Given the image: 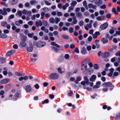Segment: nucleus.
<instances>
[{"mask_svg": "<svg viewBox=\"0 0 120 120\" xmlns=\"http://www.w3.org/2000/svg\"><path fill=\"white\" fill-rule=\"evenodd\" d=\"M59 74L55 72L52 73L49 75V78L53 80L57 79L59 78Z\"/></svg>", "mask_w": 120, "mask_h": 120, "instance_id": "obj_1", "label": "nucleus"}, {"mask_svg": "<svg viewBox=\"0 0 120 120\" xmlns=\"http://www.w3.org/2000/svg\"><path fill=\"white\" fill-rule=\"evenodd\" d=\"M33 44L34 45L38 47L41 48L44 46L46 45V43L44 41L36 42L34 41Z\"/></svg>", "mask_w": 120, "mask_h": 120, "instance_id": "obj_2", "label": "nucleus"}, {"mask_svg": "<svg viewBox=\"0 0 120 120\" xmlns=\"http://www.w3.org/2000/svg\"><path fill=\"white\" fill-rule=\"evenodd\" d=\"M103 85L107 87H110V90H112L113 86H112V83L110 82H105L103 84Z\"/></svg>", "mask_w": 120, "mask_h": 120, "instance_id": "obj_3", "label": "nucleus"}, {"mask_svg": "<svg viewBox=\"0 0 120 120\" xmlns=\"http://www.w3.org/2000/svg\"><path fill=\"white\" fill-rule=\"evenodd\" d=\"M108 26V24L107 22H105L101 25L100 27L101 30H104L106 29Z\"/></svg>", "mask_w": 120, "mask_h": 120, "instance_id": "obj_4", "label": "nucleus"}, {"mask_svg": "<svg viewBox=\"0 0 120 120\" xmlns=\"http://www.w3.org/2000/svg\"><path fill=\"white\" fill-rule=\"evenodd\" d=\"M10 81V79H6L1 80L0 82V83L2 84H6L8 83Z\"/></svg>", "mask_w": 120, "mask_h": 120, "instance_id": "obj_5", "label": "nucleus"}, {"mask_svg": "<svg viewBox=\"0 0 120 120\" xmlns=\"http://www.w3.org/2000/svg\"><path fill=\"white\" fill-rule=\"evenodd\" d=\"M103 2L102 0H96L95 4L97 6H99L102 4Z\"/></svg>", "mask_w": 120, "mask_h": 120, "instance_id": "obj_6", "label": "nucleus"}, {"mask_svg": "<svg viewBox=\"0 0 120 120\" xmlns=\"http://www.w3.org/2000/svg\"><path fill=\"white\" fill-rule=\"evenodd\" d=\"M15 52V50H12L8 52L6 54V56H9L12 55Z\"/></svg>", "mask_w": 120, "mask_h": 120, "instance_id": "obj_7", "label": "nucleus"}, {"mask_svg": "<svg viewBox=\"0 0 120 120\" xmlns=\"http://www.w3.org/2000/svg\"><path fill=\"white\" fill-rule=\"evenodd\" d=\"M31 90V88L30 85H27L26 86L25 90L26 92H30Z\"/></svg>", "mask_w": 120, "mask_h": 120, "instance_id": "obj_8", "label": "nucleus"}, {"mask_svg": "<svg viewBox=\"0 0 120 120\" xmlns=\"http://www.w3.org/2000/svg\"><path fill=\"white\" fill-rule=\"evenodd\" d=\"M83 78L84 81L86 82V84L87 85H88L89 84V81L88 79V77L87 76H85Z\"/></svg>", "mask_w": 120, "mask_h": 120, "instance_id": "obj_9", "label": "nucleus"}, {"mask_svg": "<svg viewBox=\"0 0 120 120\" xmlns=\"http://www.w3.org/2000/svg\"><path fill=\"white\" fill-rule=\"evenodd\" d=\"M35 25L37 27L41 26L42 25V23L41 21L39 20L38 21H36L35 22Z\"/></svg>", "mask_w": 120, "mask_h": 120, "instance_id": "obj_10", "label": "nucleus"}, {"mask_svg": "<svg viewBox=\"0 0 120 120\" xmlns=\"http://www.w3.org/2000/svg\"><path fill=\"white\" fill-rule=\"evenodd\" d=\"M100 34V33L99 32L96 31L95 33L93 35V37L95 39L97 38L98 36Z\"/></svg>", "mask_w": 120, "mask_h": 120, "instance_id": "obj_11", "label": "nucleus"}, {"mask_svg": "<svg viewBox=\"0 0 120 120\" xmlns=\"http://www.w3.org/2000/svg\"><path fill=\"white\" fill-rule=\"evenodd\" d=\"M109 55V53L108 52H106L102 54L101 56L103 58L108 57Z\"/></svg>", "mask_w": 120, "mask_h": 120, "instance_id": "obj_12", "label": "nucleus"}, {"mask_svg": "<svg viewBox=\"0 0 120 120\" xmlns=\"http://www.w3.org/2000/svg\"><path fill=\"white\" fill-rule=\"evenodd\" d=\"M89 59H86L83 61L82 63V66L87 64L88 62Z\"/></svg>", "mask_w": 120, "mask_h": 120, "instance_id": "obj_13", "label": "nucleus"}, {"mask_svg": "<svg viewBox=\"0 0 120 120\" xmlns=\"http://www.w3.org/2000/svg\"><path fill=\"white\" fill-rule=\"evenodd\" d=\"M76 16L78 18H82L83 17L82 14L80 12L76 13Z\"/></svg>", "mask_w": 120, "mask_h": 120, "instance_id": "obj_14", "label": "nucleus"}, {"mask_svg": "<svg viewBox=\"0 0 120 120\" xmlns=\"http://www.w3.org/2000/svg\"><path fill=\"white\" fill-rule=\"evenodd\" d=\"M92 25L90 24H88L87 25L84 26V27L86 30H88L89 29L91 28V27Z\"/></svg>", "mask_w": 120, "mask_h": 120, "instance_id": "obj_15", "label": "nucleus"}, {"mask_svg": "<svg viewBox=\"0 0 120 120\" xmlns=\"http://www.w3.org/2000/svg\"><path fill=\"white\" fill-rule=\"evenodd\" d=\"M96 78V76L95 75H92L91 77L90 78V81L93 82L95 80Z\"/></svg>", "mask_w": 120, "mask_h": 120, "instance_id": "obj_16", "label": "nucleus"}, {"mask_svg": "<svg viewBox=\"0 0 120 120\" xmlns=\"http://www.w3.org/2000/svg\"><path fill=\"white\" fill-rule=\"evenodd\" d=\"M57 70L58 72L60 74H62L64 72V71L62 70L61 67H59L57 68Z\"/></svg>", "mask_w": 120, "mask_h": 120, "instance_id": "obj_17", "label": "nucleus"}, {"mask_svg": "<svg viewBox=\"0 0 120 120\" xmlns=\"http://www.w3.org/2000/svg\"><path fill=\"white\" fill-rule=\"evenodd\" d=\"M20 44L21 46L22 47H25L26 46V44L25 41H22L20 42Z\"/></svg>", "mask_w": 120, "mask_h": 120, "instance_id": "obj_18", "label": "nucleus"}, {"mask_svg": "<svg viewBox=\"0 0 120 120\" xmlns=\"http://www.w3.org/2000/svg\"><path fill=\"white\" fill-rule=\"evenodd\" d=\"M81 52L82 54H85L86 53V50L85 48L84 47H83L81 49Z\"/></svg>", "mask_w": 120, "mask_h": 120, "instance_id": "obj_19", "label": "nucleus"}, {"mask_svg": "<svg viewBox=\"0 0 120 120\" xmlns=\"http://www.w3.org/2000/svg\"><path fill=\"white\" fill-rule=\"evenodd\" d=\"M51 45L56 46V47L59 48L60 47V45L57 44H56L54 42H52L51 43Z\"/></svg>", "mask_w": 120, "mask_h": 120, "instance_id": "obj_20", "label": "nucleus"}, {"mask_svg": "<svg viewBox=\"0 0 120 120\" xmlns=\"http://www.w3.org/2000/svg\"><path fill=\"white\" fill-rule=\"evenodd\" d=\"M15 74L18 76H24L25 75V74L22 73H20L17 72H15Z\"/></svg>", "mask_w": 120, "mask_h": 120, "instance_id": "obj_21", "label": "nucleus"}, {"mask_svg": "<svg viewBox=\"0 0 120 120\" xmlns=\"http://www.w3.org/2000/svg\"><path fill=\"white\" fill-rule=\"evenodd\" d=\"M51 48L52 50L55 52H57L59 50V49L53 46L51 47Z\"/></svg>", "mask_w": 120, "mask_h": 120, "instance_id": "obj_22", "label": "nucleus"}, {"mask_svg": "<svg viewBox=\"0 0 120 120\" xmlns=\"http://www.w3.org/2000/svg\"><path fill=\"white\" fill-rule=\"evenodd\" d=\"M30 4L31 5L38 3V2L35 0H31L30 2Z\"/></svg>", "mask_w": 120, "mask_h": 120, "instance_id": "obj_23", "label": "nucleus"}, {"mask_svg": "<svg viewBox=\"0 0 120 120\" xmlns=\"http://www.w3.org/2000/svg\"><path fill=\"white\" fill-rule=\"evenodd\" d=\"M114 118L115 119H118L120 118V113H116Z\"/></svg>", "mask_w": 120, "mask_h": 120, "instance_id": "obj_24", "label": "nucleus"}, {"mask_svg": "<svg viewBox=\"0 0 120 120\" xmlns=\"http://www.w3.org/2000/svg\"><path fill=\"white\" fill-rule=\"evenodd\" d=\"M42 40H44L47 41L48 39V37L47 35H44L42 37Z\"/></svg>", "mask_w": 120, "mask_h": 120, "instance_id": "obj_25", "label": "nucleus"}, {"mask_svg": "<svg viewBox=\"0 0 120 120\" xmlns=\"http://www.w3.org/2000/svg\"><path fill=\"white\" fill-rule=\"evenodd\" d=\"M19 94L18 92H17L15 94V98H14V100H16L17 99V98H18L19 97Z\"/></svg>", "mask_w": 120, "mask_h": 120, "instance_id": "obj_26", "label": "nucleus"}, {"mask_svg": "<svg viewBox=\"0 0 120 120\" xmlns=\"http://www.w3.org/2000/svg\"><path fill=\"white\" fill-rule=\"evenodd\" d=\"M69 6V4L68 3H66L65 4V5L63 6L62 8L64 10H65Z\"/></svg>", "mask_w": 120, "mask_h": 120, "instance_id": "obj_27", "label": "nucleus"}, {"mask_svg": "<svg viewBox=\"0 0 120 120\" xmlns=\"http://www.w3.org/2000/svg\"><path fill=\"white\" fill-rule=\"evenodd\" d=\"M6 35L4 34H0V38H5L7 37Z\"/></svg>", "mask_w": 120, "mask_h": 120, "instance_id": "obj_28", "label": "nucleus"}, {"mask_svg": "<svg viewBox=\"0 0 120 120\" xmlns=\"http://www.w3.org/2000/svg\"><path fill=\"white\" fill-rule=\"evenodd\" d=\"M6 62L5 59L3 57L0 58V63H3Z\"/></svg>", "mask_w": 120, "mask_h": 120, "instance_id": "obj_29", "label": "nucleus"}, {"mask_svg": "<svg viewBox=\"0 0 120 120\" xmlns=\"http://www.w3.org/2000/svg\"><path fill=\"white\" fill-rule=\"evenodd\" d=\"M49 22L52 23H54L55 22L54 19L53 18H50L49 19Z\"/></svg>", "mask_w": 120, "mask_h": 120, "instance_id": "obj_30", "label": "nucleus"}, {"mask_svg": "<svg viewBox=\"0 0 120 120\" xmlns=\"http://www.w3.org/2000/svg\"><path fill=\"white\" fill-rule=\"evenodd\" d=\"M27 50L29 52H31L33 50L32 47H28L26 48Z\"/></svg>", "mask_w": 120, "mask_h": 120, "instance_id": "obj_31", "label": "nucleus"}, {"mask_svg": "<svg viewBox=\"0 0 120 120\" xmlns=\"http://www.w3.org/2000/svg\"><path fill=\"white\" fill-rule=\"evenodd\" d=\"M112 12L114 13V14L116 15L118 13L117 11L116 10V9L115 8H112Z\"/></svg>", "mask_w": 120, "mask_h": 120, "instance_id": "obj_32", "label": "nucleus"}, {"mask_svg": "<svg viewBox=\"0 0 120 120\" xmlns=\"http://www.w3.org/2000/svg\"><path fill=\"white\" fill-rule=\"evenodd\" d=\"M60 18H55V23L56 24H57L60 21Z\"/></svg>", "mask_w": 120, "mask_h": 120, "instance_id": "obj_33", "label": "nucleus"}, {"mask_svg": "<svg viewBox=\"0 0 120 120\" xmlns=\"http://www.w3.org/2000/svg\"><path fill=\"white\" fill-rule=\"evenodd\" d=\"M77 2L76 1H73L71 4V6L74 7L77 4Z\"/></svg>", "mask_w": 120, "mask_h": 120, "instance_id": "obj_34", "label": "nucleus"}, {"mask_svg": "<svg viewBox=\"0 0 120 120\" xmlns=\"http://www.w3.org/2000/svg\"><path fill=\"white\" fill-rule=\"evenodd\" d=\"M101 41L103 43H107L108 41V40L105 38H103L101 39Z\"/></svg>", "mask_w": 120, "mask_h": 120, "instance_id": "obj_35", "label": "nucleus"}, {"mask_svg": "<svg viewBox=\"0 0 120 120\" xmlns=\"http://www.w3.org/2000/svg\"><path fill=\"white\" fill-rule=\"evenodd\" d=\"M77 20L76 19H75L73 20L72 23L71 24L72 25L73 24H75L77 23Z\"/></svg>", "mask_w": 120, "mask_h": 120, "instance_id": "obj_36", "label": "nucleus"}, {"mask_svg": "<svg viewBox=\"0 0 120 120\" xmlns=\"http://www.w3.org/2000/svg\"><path fill=\"white\" fill-rule=\"evenodd\" d=\"M45 13L44 12H41V17L40 19H43L44 17V15Z\"/></svg>", "mask_w": 120, "mask_h": 120, "instance_id": "obj_37", "label": "nucleus"}, {"mask_svg": "<svg viewBox=\"0 0 120 120\" xmlns=\"http://www.w3.org/2000/svg\"><path fill=\"white\" fill-rule=\"evenodd\" d=\"M3 13H2V15H6L7 14V12L6 11V8H4L3 9Z\"/></svg>", "mask_w": 120, "mask_h": 120, "instance_id": "obj_38", "label": "nucleus"}, {"mask_svg": "<svg viewBox=\"0 0 120 120\" xmlns=\"http://www.w3.org/2000/svg\"><path fill=\"white\" fill-rule=\"evenodd\" d=\"M37 59V58H33V57H31V61L33 63L34 62L36 61Z\"/></svg>", "mask_w": 120, "mask_h": 120, "instance_id": "obj_39", "label": "nucleus"}, {"mask_svg": "<svg viewBox=\"0 0 120 120\" xmlns=\"http://www.w3.org/2000/svg\"><path fill=\"white\" fill-rule=\"evenodd\" d=\"M74 9V7H70L68 8V12H71V11L73 10Z\"/></svg>", "mask_w": 120, "mask_h": 120, "instance_id": "obj_40", "label": "nucleus"}, {"mask_svg": "<svg viewBox=\"0 0 120 120\" xmlns=\"http://www.w3.org/2000/svg\"><path fill=\"white\" fill-rule=\"evenodd\" d=\"M73 94V93L72 91L70 90L68 92V95L69 96H71Z\"/></svg>", "mask_w": 120, "mask_h": 120, "instance_id": "obj_41", "label": "nucleus"}, {"mask_svg": "<svg viewBox=\"0 0 120 120\" xmlns=\"http://www.w3.org/2000/svg\"><path fill=\"white\" fill-rule=\"evenodd\" d=\"M64 57L65 59L69 60V55L68 54H66L65 55Z\"/></svg>", "mask_w": 120, "mask_h": 120, "instance_id": "obj_42", "label": "nucleus"}, {"mask_svg": "<svg viewBox=\"0 0 120 120\" xmlns=\"http://www.w3.org/2000/svg\"><path fill=\"white\" fill-rule=\"evenodd\" d=\"M18 2V0H12L11 4L12 5L15 4H16Z\"/></svg>", "mask_w": 120, "mask_h": 120, "instance_id": "obj_43", "label": "nucleus"}, {"mask_svg": "<svg viewBox=\"0 0 120 120\" xmlns=\"http://www.w3.org/2000/svg\"><path fill=\"white\" fill-rule=\"evenodd\" d=\"M94 68L95 69H97L99 67L97 64H95L94 65Z\"/></svg>", "mask_w": 120, "mask_h": 120, "instance_id": "obj_44", "label": "nucleus"}, {"mask_svg": "<svg viewBox=\"0 0 120 120\" xmlns=\"http://www.w3.org/2000/svg\"><path fill=\"white\" fill-rule=\"evenodd\" d=\"M112 36H113L112 35V36L110 37L109 34H106V38H109L110 39V40L112 39Z\"/></svg>", "mask_w": 120, "mask_h": 120, "instance_id": "obj_45", "label": "nucleus"}, {"mask_svg": "<svg viewBox=\"0 0 120 120\" xmlns=\"http://www.w3.org/2000/svg\"><path fill=\"white\" fill-rule=\"evenodd\" d=\"M7 24V23L5 22H2L1 23V25L2 26H6Z\"/></svg>", "mask_w": 120, "mask_h": 120, "instance_id": "obj_46", "label": "nucleus"}, {"mask_svg": "<svg viewBox=\"0 0 120 120\" xmlns=\"http://www.w3.org/2000/svg\"><path fill=\"white\" fill-rule=\"evenodd\" d=\"M42 9H41V10ZM43 11H45V12H46L49 11V9L48 8H45L42 9Z\"/></svg>", "mask_w": 120, "mask_h": 120, "instance_id": "obj_47", "label": "nucleus"}, {"mask_svg": "<svg viewBox=\"0 0 120 120\" xmlns=\"http://www.w3.org/2000/svg\"><path fill=\"white\" fill-rule=\"evenodd\" d=\"M43 25L45 26H46L48 24L47 22V21H43Z\"/></svg>", "mask_w": 120, "mask_h": 120, "instance_id": "obj_48", "label": "nucleus"}, {"mask_svg": "<svg viewBox=\"0 0 120 120\" xmlns=\"http://www.w3.org/2000/svg\"><path fill=\"white\" fill-rule=\"evenodd\" d=\"M45 2V4L48 5H50L51 4V3L48 2L46 0H45L44 1Z\"/></svg>", "mask_w": 120, "mask_h": 120, "instance_id": "obj_49", "label": "nucleus"}, {"mask_svg": "<svg viewBox=\"0 0 120 120\" xmlns=\"http://www.w3.org/2000/svg\"><path fill=\"white\" fill-rule=\"evenodd\" d=\"M34 33H32L31 34L29 33L27 35L28 37L30 38H32V36L34 35Z\"/></svg>", "mask_w": 120, "mask_h": 120, "instance_id": "obj_50", "label": "nucleus"}, {"mask_svg": "<svg viewBox=\"0 0 120 120\" xmlns=\"http://www.w3.org/2000/svg\"><path fill=\"white\" fill-rule=\"evenodd\" d=\"M49 102V100L48 99H46L44 101H42V104H44L45 103H47Z\"/></svg>", "mask_w": 120, "mask_h": 120, "instance_id": "obj_51", "label": "nucleus"}, {"mask_svg": "<svg viewBox=\"0 0 120 120\" xmlns=\"http://www.w3.org/2000/svg\"><path fill=\"white\" fill-rule=\"evenodd\" d=\"M17 13L19 16H21L22 15V12L21 11H18Z\"/></svg>", "mask_w": 120, "mask_h": 120, "instance_id": "obj_52", "label": "nucleus"}, {"mask_svg": "<svg viewBox=\"0 0 120 120\" xmlns=\"http://www.w3.org/2000/svg\"><path fill=\"white\" fill-rule=\"evenodd\" d=\"M63 38L65 39H67L68 38V37L66 35H62Z\"/></svg>", "mask_w": 120, "mask_h": 120, "instance_id": "obj_53", "label": "nucleus"}, {"mask_svg": "<svg viewBox=\"0 0 120 120\" xmlns=\"http://www.w3.org/2000/svg\"><path fill=\"white\" fill-rule=\"evenodd\" d=\"M35 88L37 90L39 89V85L38 84H36L34 86Z\"/></svg>", "mask_w": 120, "mask_h": 120, "instance_id": "obj_54", "label": "nucleus"}, {"mask_svg": "<svg viewBox=\"0 0 120 120\" xmlns=\"http://www.w3.org/2000/svg\"><path fill=\"white\" fill-rule=\"evenodd\" d=\"M73 31V27H71L69 28V32L70 33H72Z\"/></svg>", "mask_w": 120, "mask_h": 120, "instance_id": "obj_55", "label": "nucleus"}, {"mask_svg": "<svg viewBox=\"0 0 120 120\" xmlns=\"http://www.w3.org/2000/svg\"><path fill=\"white\" fill-rule=\"evenodd\" d=\"M24 33L26 35H27L29 34V31L27 30H24Z\"/></svg>", "mask_w": 120, "mask_h": 120, "instance_id": "obj_56", "label": "nucleus"}, {"mask_svg": "<svg viewBox=\"0 0 120 120\" xmlns=\"http://www.w3.org/2000/svg\"><path fill=\"white\" fill-rule=\"evenodd\" d=\"M79 24L80 26H82L84 24V22L82 21H80L79 22Z\"/></svg>", "mask_w": 120, "mask_h": 120, "instance_id": "obj_57", "label": "nucleus"}, {"mask_svg": "<svg viewBox=\"0 0 120 120\" xmlns=\"http://www.w3.org/2000/svg\"><path fill=\"white\" fill-rule=\"evenodd\" d=\"M88 41L89 42H91L92 40V38L91 36H89L87 39Z\"/></svg>", "mask_w": 120, "mask_h": 120, "instance_id": "obj_58", "label": "nucleus"}, {"mask_svg": "<svg viewBox=\"0 0 120 120\" xmlns=\"http://www.w3.org/2000/svg\"><path fill=\"white\" fill-rule=\"evenodd\" d=\"M100 87V85H95L93 86V88H98Z\"/></svg>", "mask_w": 120, "mask_h": 120, "instance_id": "obj_59", "label": "nucleus"}, {"mask_svg": "<svg viewBox=\"0 0 120 120\" xmlns=\"http://www.w3.org/2000/svg\"><path fill=\"white\" fill-rule=\"evenodd\" d=\"M81 78L80 76H78L76 78V80L77 81H79L81 80Z\"/></svg>", "mask_w": 120, "mask_h": 120, "instance_id": "obj_60", "label": "nucleus"}, {"mask_svg": "<svg viewBox=\"0 0 120 120\" xmlns=\"http://www.w3.org/2000/svg\"><path fill=\"white\" fill-rule=\"evenodd\" d=\"M100 8L102 9H105L106 8V6L105 4H104L101 5L100 7Z\"/></svg>", "mask_w": 120, "mask_h": 120, "instance_id": "obj_61", "label": "nucleus"}, {"mask_svg": "<svg viewBox=\"0 0 120 120\" xmlns=\"http://www.w3.org/2000/svg\"><path fill=\"white\" fill-rule=\"evenodd\" d=\"M27 11L26 10H23L22 11V13L23 14L26 15L27 13Z\"/></svg>", "mask_w": 120, "mask_h": 120, "instance_id": "obj_62", "label": "nucleus"}, {"mask_svg": "<svg viewBox=\"0 0 120 120\" xmlns=\"http://www.w3.org/2000/svg\"><path fill=\"white\" fill-rule=\"evenodd\" d=\"M45 16L46 18H48L50 16V15L49 13H46L45 14Z\"/></svg>", "mask_w": 120, "mask_h": 120, "instance_id": "obj_63", "label": "nucleus"}, {"mask_svg": "<svg viewBox=\"0 0 120 120\" xmlns=\"http://www.w3.org/2000/svg\"><path fill=\"white\" fill-rule=\"evenodd\" d=\"M13 48L15 49H17L18 48V46L16 44H15L13 46Z\"/></svg>", "mask_w": 120, "mask_h": 120, "instance_id": "obj_64", "label": "nucleus"}]
</instances>
